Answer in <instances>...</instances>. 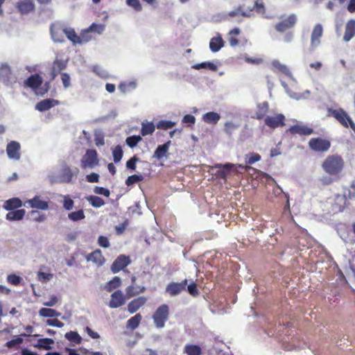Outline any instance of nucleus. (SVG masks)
<instances>
[{"mask_svg": "<svg viewBox=\"0 0 355 355\" xmlns=\"http://www.w3.org/2000/svg\"><path fill=\"white\" fill-rule=\"evenodd\" d=\"M328 116L334 117L345 128H350L355 132V123L351 119V117L347 114V113L342 108H339L337 110L329 108L328 109Z\"/></svg>", "mask_w": 355, "mask_h": 355, "instance_id": "nucleus-3", "label": "nucleus"}, {"mask_svg": "<svg viewBox=\"0 0 355 355\" xmlns=\"http://www.w3.org/2000/svg\"><path fill=\"white\" fill-rule=\"evenodd\" d=\"M73 205H74L73 200L69 196H64V200H63V207L66 210H71L73 209Z\"/></svg>", "mask_w": 355, "mask_h": 355, "instance_id": "nucleus-54", "label": "nucleus"}, {"mask_svg": "<svg viewBox=\"0 0 355 355\" xmlns=\"http://www.w3.org/2000/svg\"><path fill=\"white\" fill-rule=\"evenodd\" d=\"M337 179L335 176H324L320 179V182L322 186H327L332 184Z\"/></svg>", "mask_w": 355, "mask_h": 355, "instance_id": "nucleus-55", "label": "nucleus"}, {"mask_svg": "<svg viewBox=\"0 0 355 355\" xmlns=\"http://www.w3.org/2000/svg\"><path fill=\"white\" fill-rule=\"evenodd\" d=\"M143 180L144 177L141 175H132L126 179L125 184L127 186H131L135 183L142 181Z\"/></svg>", "mask_w": 355, "mask_h": 355, "instance_id": "nucleus-49", "label": "nucleus"}, {"mask_svg": "<svg viewBox=\"0 0 355 355\" xmlns=\"http://www.w3.org/2000/svg\"><path fill=\"white\" fill-rule=\"evenodd\" d=\"M86 180L90 183L98 182L99 175L96 173H92L86 176Z\"/></svg>", "mask_w": 355, "mask_h": 355, "instance_id": "nucleus-64", "label": "nucleus"}, {"mask_svg": "<svg viewBox=\"0 0 355 355\" xmlns=\"http://www.w3.org/2000/svg\"><path fill=\"white\" fill-rule=\"evenodd\" d=\"M43 78L38 73H34L31 75L24 82V86L27 88H31L34 91H37L42 85Z\"/></svg>", "mask_w": 355, "mask_h": 355, "instance_id": "nucleus-15", "label": "nucleus"}, {"mask_svg": "<svg viewBox=\"0 0 355 355\" xmlns=\"http://www.w3.org/2000/svg\"><path fill=\"white\" fill-rule=\"evenodd\" d=\"M238 168L244 171H248V169L251 168L250 166H243L241 164L236 166V164L231 163H227L225 164H215L211 166L212 169L218 168V171L215 173L216 178L217 179L223 180L225 182L227 180V176L230 175L231 173H239Z\"/></svg>", "mask_w": 355, "mask_h": 355, "instance_id": "nucleus-2", "label": "nucleus"}, {"mask_svg": "<svg viewBox=\"0 0 355 355\" xmlns=\"http://www.w3.org/2000/svg\"><path fill=\"white\" fill-rule=\"evenodd\" d=\"M175 125V123L171 121L167 120H161L159 121L157 125L156 128L160 130H168L171 129Z\"/></svg>", "mask_w": 355, "mask_h": 355, "instance_id": "nucleus-46", "label": "nucleus"}, {"mask_svg": "<svg viewBox=\"0 0 355 355\" xmlns=\"http://www.w3.org/2000/svg\"><path fill=\"white\" fill-rule=\"evenodd\" d=\"M54 343V340L52 338H40L37 340V342L34 347L38 349H44L49 350L52 348L51 345Z\"/></svg>", "mask_w": 355, "mask_h": 355, "instance_id": "nucleus-33", "label": "nucleus"}, {"mask_svg": "<svg viewBox=\"0 0 355 355\" xmlns=\"http://www.w3.org/2000/svg\"><path fill=\"white\" fill-rule=\"evenodd\" d=\"M131 282L132 284L125 288V295L128 299L133 297L140 293H144L146 291V288L144 286H135L136 277L132 276L131 277Z\"/></svg>", "mask_w": 355, "mask_h": 355, "instance_id": "nucleus-17", "label": "nucleus"}, {"mask_svg": "<svg viewBox=\"0 0 355 355\" xmlns=\"http://www.w3.org/2000/svg\"><path fill=\"white\" fill-rule=\"evenodd\" d=\"M91 33H96L97 34H101L105 30V25L100 24L93 23L87 28Z\"/></svg>", "mask_w": 355, "mask_h": 355, "instance_id": "nucleus-50", "label": "nucleus"}, {"mask_svg": "<svg viewBox=\"0 0 355 355\" xmlns=\"http://www.w3.org/2000/svg\"><path fill=\"white\" fill-rule=\"evenodd\" d=\"M65 35L67 37V39L72 42L73 45L80 44L79 35H77L74 28L67 27Z\"/></svg>", "mask_w": 355, "mask_h": 355, "instance_id": "nucleus-35", "label": "nucleus"}, {"mask_svg": "<svg viewBox=\"0 0 355 355\" xmlns=\"http://www.w3.org/2000/svg\"><path fill=\"white\" fill-rule=\"evenodd\" d=\"M79 38L80 41V44H82L83 43H86L92 40L93 39V36L92 35V33L89 31V29L86 28L80 32Z\"/></svg>", "mask_w": 355, "mask_h": 355, "instance_id": "nucleus-45", "label": "nucleus"}, {"mask_svg": "<svg viewBox=\"0 0 355 355\" xmlns=\"http://www.w3.org/2000/svg\"><path fill=\"white\" fill-rule=\"evenodd\" d=\"M193 68L195 69H208L212 71H216L217 70V66L211 62H204L196 64L193 66Z\"/></svg>", "mask_w": 355, "mask_h": 355, "instance_id": "nucleus-44", "label": "nucleus"}, {"mask_svg": "<svg viewBox=\"0 0 355 355\" xmlns=\"http://www.w3.org/2000/svg\"><path fill=\"white\" fill-rule=\"evenodd\" d=\"M187 279L181 282H171L166 286V292L171 296H175L180 294L187 289Z\"/></svg>", "mask_w": 355, "mask_h": 355, "instance_id": "nucleus-11", "label": "nucleus"}, {"mask_svg": "<svg viewBox=\"0 0 355 355\" xmlns=\"http://www.w3.org/2000/svg\"><path fill=\"white\" fill-rule=\"evenodd\" d=\"M285 116L282 114H275L273 116H267L264 119V123L270 129H276L279 127L285 125Z\"/></svg>", "mask_w": 355, "mask_h": 355, "instance_id": "nucleus-9", "label": "nucleus"}, {"mask_svg": "<svg viewBox=\"0 0 355 355\" xmlns=\"http://www.w3.org/2000/svg\"><path fill=\"white\" fill-rule=\"evenodd\" d=\"M98 243L101 247H103L105 248H107L110 245L108 239L105 236H100L98 237Z\"/></svg>", "mask_w": 355, "mask_h": 355, "instance_id": "nucleus-62", "label": "nucleus"}, {"mask_svg": "<svg viewBox=\"0 0 355 355\" xmlns=\"http://www.w3.org/2000/svg\"><path fill=\"white\" fill-rule=\"evenodd\" d=\"M0 81L7 86L16 82L15 77L12 74L10 66L7 64H3L0 67Z\"/></svg>", "mask_w": 355, "mask_h": 355, "instance_id": "nucleus-8", "label": "nucleus"}, {"mask_svg": "<svg viewBox=\"0 0 355 355\" xmlns=\"http://www.w3.org/2000/svg\"><path fill=\"white\" fill-rule=\"evenodd\" d=\"M139 160V159L136 155H134L128 161H127V162H126V167L128 169H130L132 171H135L136 169V163Z\"/></svg>", "mask_w": 355, "mask_h": 355, "instance_id": "nucleus-56", "label": "nucleus"}, {"mask_svg": "<svg viewBox=\"0 0 355 355\" xmlns=\"http://www.w3.org/2000/svg\"><path fill=\"white\" fill-rule=\"evenodd\" d=\"M331 141L324 138H311L309 141V147L314 152L324 153L331 148Z\"/></svg>", "mask_w": 355, "mask_h": 355, "instance_id": "nucleus-6", "label": "nucleus"}, {"mask_svg": "<svg viewBox=\"0 0 355 355\" xmlns=\"http://www.w3.org/2000/svg\"><path fill=\"white\" fill-rule=\"evenodd\" d=\"M67 67V62L62 60L56 59L53 61L52 68L60 72Z\"/></svg>", "mask_w": 355, "mask_h": 355, "instance_id": "nucleus-51", "label": "nucleus"}, {"mask_svg": "<svg viewBox=\"0 0 355 355\" xmlns=\"http://www.w3.org/2000/svg\"><path fill=\"white\" fill-rule=\"evenodd\" d=\"M59 104L60 101L58 100L46 98L38 102L35 105V109L40 112H44Z\"/></svg>", "mask_w": 355, "mask_h": 355, "instance_id": "nucleus-19", "label": "nucleus"}, {"mask_svg": "<svg viewBox=\"0 0 355 355\" xmlns=\"http://www.w3.org/2000/svg\"><path fill=\"white\" fill-rule=\"evenodd\" d=\"M323 33V28L321 24H316L311 33V44L312 47H315L320 44V39Z\"/></svg>", "mask_w": 355, "mask_h": 355, "instance_id": "nucleus-23", "label": "nucleus"}, {"mask_svg": "<svg viewBox=\"0 0 355 355\" xmlns=\"http://www.w3.org/2000/svg\"><path fill=\"white\" fill-rule=\"evenodd\" d=\"M184 352L187 355H201L202 349L200 346L196 345H187L184 347Z\"/></svg>", "mask_w": 355, "mask_h": 355, "instance_id": "nucleus-37", "label": "nucleus"}, {"mask_svg": "<svg viewBox=\"0 0 355 355\" xmlns=\"http://www.w3.org/2000/svg\"><path fill=\"white\" fill-rule=\"evenodd\" d=\"M26 203H28L31 207L37 209L46 210L49 208L48 202L42 200L39 196H35L32 199L28 200Z\"/></svg>", "mask_w": 355, "mask_h": 355, "instance_id": "nucleus-22", "label": "nucleus"}, {"mask_svg": "<svg viewBox=\"0 0 355 355\" xmlns=\"http://www.w3.org/2000/svg\"><path fill=\"white\" fill-rule=\"evenodd\" d=\"M253 11H256L259 13L264 12V5L261 0H254L253 6L252 7H248L245 9V11H243L241 12V15L243 17H250Z\"/></svg>", "mask_w": 355, "mask_h": 355, "instance_id": "nucleus-21", "label": "nucleus"}, {"mask_svg": "<svg viewBox=\"0 0 355 355\" xmlns=\"http://www.w3.org/2000/svg\"><path fill=\"white\" fill-rule=\"evenodd\" d=\"M239 33L240 29L239 28H234L230 31L229 43L231 46H236L239 44V42L236 36L239 35Z\"/></svg>", "mask_w": 355, "mask_h": 355, "instance_id": "nucleus-39", "label": "nucleus"}, {"mask_svg": "<svg viewBox=\"0 0 355 355\" xmlns=\"http://www.w3.org/2000/svg\"><path fill=\"white\" fill-rule=\"evenodd\" d=\"M16 7L21 14H28L35 10L33 0H20L17 2Z\"/></svg>", "mask_w": 355, "mask_h": 355, "instance_id": "nucleus-20", "label": "nucleus"}, {"mask_svg": "<svg viewBox=\"0 0 355 355\" xmlns=\"http://www.w3.org/2000/svg\"><path fill=\"white\" fill-rule=\"evenodd\" d=\"M39 313L41 316L44 318H53L58 317L60 315V313L58 312L55 309H49V308H42Z\"/></svg>", "mask_w": 355, "mask_h": 355, "instance_id": "nucleus-38", "label": "nucleus"}, {"mask_svg": "<svg viewBox=\"0 0 355 355\" xmlns=\"http://www.w3.org/2000/svg\"><path fill=\"white\" fill-rule=\"evenodd\" d=\"M99 164L97 151L88 149L80 159V166L83 169L94 168Z\"/></svg>", "mask_w": 355, "mask_h": 355, "instance_id": "nucleus-5", "label": "nucleus"}, {"mask_svg": "<svg viewBox=\"0 0 355 355\" xmlns=\"http://www.w3.org/2000/svg\"><path fill=\"white\" fill-rule=\"evenodd\" d=\"M22 206L21 200L18 198H12L5 201L3 208L10 211L18 209Z\"/></svg>", "mask_w": 355, "mask_h": 355, "instance_id": "nucleus-30", "label": "nucleus"}, {"mask_svg": "<svg viewBox=\"0 0 355 355\" xmlns=\"http://www.w3.org/2000/svg\"><path fill=\"white\" fill-rule=\"evenodd\" d=\"M68 218L70 220L76 222L81 220L85 218L84 211L80 209L76 211H72L68 214Z\"/></svg>", "mask_w": 355, "mask_h": 355, "instance_id": "nucleus-43", "label": "nucleus"}, {"mask_svg": "<svg viewBox=\"0 0 355 355\" xmlns=\"http://www.w3.org/2000/svg\"><path fill=\"white\" fill-rule=\"evenodd\" d=\"M130 263V259L128 256L124 254L119 255L112 263L111 270L113 273H116L124 270Z\"/></svg>", "mask_w": 355, "mask_h": 355, "instance_id": "nucleus-13", "label": "nucleus"}, {"mask_svg": "<svg viewBox=\"0 0 355 355\" xmlns=\"http://www.w3.org/2000/svg\"><path fill=\"white\" fill-rule=\"evenodd\" d=\"M147 302V297L140 296L130 301L128 304V311L130 313H136Z\"/></svg>", "mask_w": 355, "mask_h": 355, "instance_id": "nucleus-18", "label": "nucleus"}, {"mask_svg": "<svg viewBox=\"0 0 355 355\" xmlns=\"http://www.w3.org/2000/svg\"><path fill=\"white\" fill-rule=\"evenodd\" d=\"M123 150L121 146L117 145L112 150L113 159L115 163L119 162L123 157Z\"/></svg>", "mask_w": 355, "mask_h": 355, "instance_id": "nucleus-48", "label": "nucleus"}, {"mask_svg": "<svg viewBox=\"0 0 355 355\" xmlns=\"http://www.w3.org/2000/svg\"><path fill=\"white\" fill-rule=\"evenodd\" d=\"M155 128L153 122H142L140 133L142 136L152 135L155 132Z\"/></svg>", "mask_w": 355, "mask_h": 355, "instance_id": "nucleus-36", "label": "nucleus"}, {"mask_svg": "<svg viewBox=\"0 0 355 355\" xmlns=\"http://www.w3.org/2000/svg\"><path fill=\"white\" fill-rule=\"evenodd\" d=\"M21 146L19 142L12 141L6 146V153L10 159L19 160L20 159Z\"/></svg>", "mask_w": 355, "mask_h": 355, "instance_id": "nucleus-16", "label": "nucleus"}, {"mask_svg": "<svg viewBox=\"0 0 355 355\" xmlns=\"http://www.w3.org/2000/svg\"><path fill=\"white\" fill-rule=\"evenodd\" d=\"M94 193L99 195H103L105 197H109L110 195V191L102 187H96L94 188Z\"/></svg>", "mask_w": 355, "mask_h": 355, "instance_id": "nucleus-61", "label": "nucleus"}, {"mask_svg": "<svg viewBox=\"0 0 355 355\" xmlns=\"http://www.w3.org/2000/svg\"><path fill=\"white\" fill-rule=\"evenodd\" d=\"M247 157L246 163L248 164H252L261 159V156L258 153H252L250 155H247Z\"/></svg>", "mask_w": 355, "mask_h": 355, "instance_id": "nucleus-59", "label": "nucleus"}, {"mask_svg": "<svg viewBox=\"0 0 355 355\" xmlns=\"http://www.w3.org/2000/svg\"><path fill=\"white\" fill-rule=\"evenodd\" d=\"M169 318V307L167 304L160 305L154 312L153 320L157 328H163Z\"/></svg>", "mask_w": 355, "mask_h": 355, "instance_id": "nucleus-4", "label": "nucleus"}, {"mask_svg": "<svg viewBox=\"0 0 355 355\" xmlns=\"http://www.w3.org/2000/svg\"><path fill=\"white\" fill-rule=\"evenodd\" d=\"M220 119V114L215 112H207L202 115V120L208 124H216Z\"/></svg>", "mask_w": 355, "mask_h": 355, "instance_id": "nucleus-32", "label": "nucleus"}, {"mask_svg": "<svg viewBox=\"0 0 355 355\" xmlns=\"http://www.w3.org/2000/svg\"><path fill=\"white\" fill-rule=\"evenodd\" d=\"M355 35V20L350 19L347 21L343 36L345 42H349Z\"/></svg>", "mask_w": 355, "mask_h": 355, "instance_id": "nucleus-27", "label": "nucleus"}, {"mask_svg": "<svg viewBox=\"0 0 355 355\" xmlns=\"http://www.w3.org/2000/svg\"><path fill=\"white\" fill-rule=\"evenodd\" d=\"M26 214L24 209L10 210L6 216V218L10 221L20 220L23 219Z\"/></svg>", "mask_w": 355, "mask_h": 355, "instance_id": "nucleus-31", "label": "nucleus"}, {"mask_svg": "<svg viewBox=\"0 0 355 355\" xmlns=\"http://www.w3.org/2000/svg\"><path fill=\"white\" fill-rule=\"evenodd\" d=\"M121 284V279L119 277H114L110 280L105 286V290L107 292H111L114 289L119 287Z\"/></svg>", "mask_w": 355, "mask_h": 355, "instance_id": "nucleus-41", "label": "nucleus"}, {"mask_svg": "<svg viewBox=\"0 0 355 355\" xmlns=\"http://www.w3.org/2000/svg\"><path fill=\"white\" fill-rule=\"evenodd\" d=\"M297 16L295 14H291L288 17L281 20L279 22L276 24L275 28L277 31L283 33L286 31L294 27L297 22Z\"/></svg>", "mask_w": 355, "mask_h": 355, "instance_id": "nucleus-10", "label": "nucleus"}, {"mask_svg": "<svg viewBox=\"0 0 355 355\" xmlns=\"http://www.w3.org/2000/svg\"><path fill=\"white\" fill-rule=\"evenodd\" d=\"M141 140H142V138L141 136L133 135V136L127 137L125 142L130 148H132L135 147L138 144V143L139 141H141Z\"/></svg>", "mask_w": 355, "mask_h": 355, "instance_id": "nucleus-47", "label": "nucleus"}, {"mask_svg": "<svg viewBox=\"0 0 355 355\" xmlns=\"http://www.w3.org/2000/svg\"><path fill=\"white\" fill-rule=\"evenodd\" d=\"M187 291L190 295L193 297H196L199 294L198 289L197 288V285L196 283L192 282L190 284H187Z\"/></svg>", "mask_w": 355, "mask_h": 355, "instance_id": "nucleus-57", "label": "nucleus"}, {"mask_svg": "<svg viewBox=\"0 0 355 355\" xmlns=\"http://www.w3.org/2000/svg\"><path fill=\"white\" fill-rule=\"evenodd\" d=\"M65 338L74 344H80L82 341L81 336L76 331H70L65 334Z\"/></svg>", "mask_w": 355, "mask_h": 355, "instance_id": "nucleus-42", "label": "nucleus"}, {"mask_svg": "<svg viewBox=\"0 0 355 355\" xmlns=\"http://www.w3.org/2000/svg\"><path fill=\"white\" fill-rule=\"evenodd\" d=\"M269 110V104L268 102L265 101L257 105V110L255 112L254 119L261 120L267 116L266 114Z\"/></svg>", "mask_w": 355, "mask_h": 355, "instance_id": "nucleus-26", "label": "nucleus"}, {"mask_svg": "<svg viewBox=\"0 0 355 355\" xmlns=\"http://www.w3.org/2000/svg\"><path fill=\"white\" fill-rule=\"evenodd\" d=\"M225 42L223 41L222 37L218 35L216 37H214L211 39L209 42V49L214 52H218L220 50L221 48L224 46Z\"/></svg>", "mask_w": 355, "mask_h": 355, "instance_id": "nucleus-29", "label": "nucleus"}, {"mask_svg": "<svg viewBox=\"0 0 355 355\" xmlns=\"http://www.w3.org/2000/svg\"><path fill=\"white\" fill-rule=\"evenodd\" d=\"M171 144V141L168 140L164 144L158 146L154 153V157L157 159H162L164 157H166Z\"/></svg>", "mask_w": 355, "mask_h": 355, "instance_id": "nucleus-28", "label": "nucleus"}, {"mask_svg": "<svg viewBox=\"0 0 355 355\" xmlns=\"http://www.w3.org/2000/svg\"><path fill=\"white\" fill-rule=\"evenodd\" d=\"M141 320L142 315L140 313H137L127 321L126 327L131 330H135L139 327Z\"/></svg>", "mask_w": 355, "mask_h": 355, "instance_id": "nucleus-34", "label": "nucleus"}, {"mask_svg": "<svg viewBox=\"0 0 355 355\" xmlns=\"http://www.w3.org/2000/svg\"><path fill=\"white\" fill-rule=\"evenodd\" d=\"M321 167L328 175L339 178L345 167V161L341 155H329L324 159Z\"/></svg>", "mask_w": 355, "mask_h": 355, "instance_id": "nucleus-1", "label": "nucleus"}, {"mask_svg": "<svg viewBox=\"0 0 355 355\" xmlns=\"http://www.w3.org/2000/svg\"><path fill=\"white\" fill-rule=\"evenodd\" d=\"M22 343H23V338H21L19 336H16L15 338L8 341L6 344V346L8 348H12L18 345L21 344Z\"/></svg>", "mask_w": 355, "mask_h": 355, "instance_id": "nucleus-53", "label": "nucleus"}, {"mask_svg": "<svg viewBox=\"0 0 355 355\" xmlns=\"http://www.w3.org/2000/svg\"><path fill=\"white\" fill-rule=\"evenodd\" d=\"M286 132L293 135H299L300 136H308L312 135L314 132V130L311 127L301 123H297L291 126L286 130Z\"/></svg>", "mask_w": 355, "mask_h": 355, "instance_id": "nucleus-12", "label": "nucleus"}, {"mask_svg": "<svg viewBox=\"0 0 355 355\" xmlns=\"http://www.w3.org/2000/svg\"><path fill=\"white\" fill-rule=\"evenodd\" d=\"M67 26L60 24H53L50 27V32L52 40L55 42L63 43Z\"/></svg>", "mask_w": 355, "mask_h": 355, "instance_id": "nucleus-7", "label": "nucleus"}, {"mask_svg": "<svg viewBox=\"0 0 355 355\" xmlns=\"http://www.w3.org/2000/svg\"><path fill=\"white\" fill-rule=\"evenodd\" d=\"M126 3L136 11H140L142 9L139 0H126Z\"/></svg>", "mask_w": 355, "mask_h": 355, "instance_id": "nucleus-58", "label": "nucleus"}, {"mask_svg": "<svg viewBox=\"0 0 355 355\" xmlns=\"http://www.w3.org/2000/svg\"><path fill=\"white\" fill-rule=\"evenodd\" d=\"M126 299V295H124L121 290H116L111 295L109 306L112 309L120 307L125 303Z\"/></svg>", "mask_w": 355, "mask_h": 355, "instance_id": "nucleus-14", "label": "nucleus"}, {"mask_svg": "<svg viewBox=\"0 0 355 355\" xmlns=\"http://www.w3.org/2000/svg\"><path fill=\"white\" fill-rule=\"evenodd\" d=\"M30 214L33 217V220L37 222H42L46 219V216L44 214H40L37 211H31Z\"/></svg>", "mask_w": 355, "mask_h": 355, "instance_id": "nucleus-60", "label": "nucleus"}, {"mask_svg": "<svg viewBox=\"0 0 355 355\" xmlns=\"http://www.w3.org/2000/svg\"><path fill=\"white\" fill-rule=\"evenodd\" d=\"M74 173H73L71 168L68 166H64L61 170L60 175V182L62 183H70L72 181Z\"/></svg>", "mask_w": 355, "mask_h": 355, "instance_id": "nucleus-24", "label": "nucleus"}, {"mask_svg": "<svg viewBox=\"0 0 355 355\" xmlns=\"http://www.w3.org/2000/svg\"><path fill=\"white\" fill-rule=\"evenodd\" d=\"M272 66L283 73H287L288 71L287 67L281 64L278 61H274L272 62Z\"/></svg>", "mask_w": 355, "mask_h": 355, "instance_id": "nucleus-63", "label": "nucleus"}, {"mask_svg": "<svg viewBox=\"0 0 355 355\" xmlns=\"http://www.w3.org/2000/svg\"><path fill=\"white\" fill-rule=\"evenodd\" d=\"M7 281L13 286H18L21 281V277L15 274H11L8 276Z\"/></svg>", "mask_w": 355, "mask_h": 355, "instance_id": "nucleus-52", "label": "nucleus"}, {"mask_svg": "<svg viewBox=\"0 0 355 355\" xmlns=\"http://www.w3.org/2000/svg\"><path fill=\"white\" fill-rule=\"evenodd\" d=\"M87 200L94 207H101L105 204L104 200L97 196H89Z\"/></svg>", "mask_w": 355, "mask_h": 355, "instance_id": "nucleus-40", "label": "nucleus"}, {"mask_svg": "<svg viewBox=\"0 0 355 355\" xmlns=\"http://www.w3.org/2000/svg\"><path fill=\"white\" fill-rule=\"evenodd\" d=\"M87 261H92L93 263L99 266H102L105 261L100 250H96L92 253H90L87 256Z\"/></svg>", "mask_w": 355, "mask_h": 355, "instance_id": "nucleus-25", "label": "nucleus"}]
</instances>
